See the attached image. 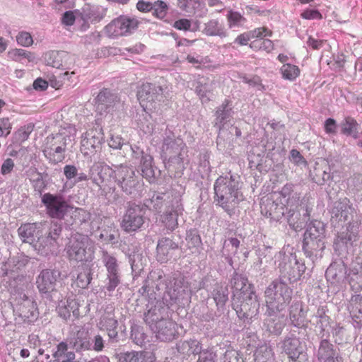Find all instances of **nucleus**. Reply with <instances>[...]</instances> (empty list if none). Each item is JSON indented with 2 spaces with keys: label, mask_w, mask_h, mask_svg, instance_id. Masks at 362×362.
Returning <instances> with one entry per match:
<instances>
[{
  "label": "nucleus",
  "mask_w": 362,
  "mask_h": 362,
  "mask_svg": "<svg viewBox=\"0 0 362 362\" xmlns=\"http://www.w3.org/2000/svg\"><path fill=\"white\" fill-rule=\"evenodd\" d=\"M215 201L225 211H229L243 199L239 178L233 175L220 176L214 185Z\"/></svg>",
  "instance_id": "obj_1"
},
{
  "label": "nucleus",
  "mask_w": 362,
  "mask_h": 362,
  "mask_svg": "<svg viewBox=\"0 0 362 362\" xmlns=\"http://www.w3.org/2000/svg\"><path fill=\"white\" fill-rule=\"evenodd\" d=\"M160 151L161 158L168 171L184 168L187 149L182 139L175 138L174 136H167L163 140Z\"/></svg>",
  "instance_id": "obj_2"
},
{
  "label": "nucleus",
  "mask_w": 362,
  "mask_h": 362,
  "mask_svg": "<svg viewBox=\"0 0 362 362\" xmlns=\"http://www.w3.org/2000/svg\"><path fill=\"white\" fill-rule=\"evenodd\" d=\"M98 175L100 182L107 180L108 177H113L122 190L129 194L133 193L139 183L134 169L123 165L116 166L115 169L108 165H103Z\"/></svg>",
  "instance_id": "obj_3"
},
{
  "label": "nucleus",
  "mask_w": 362,
  "mask_h": 362,
  "mask_svg": "<svg viewBox=\"0 0 362 362\" xmlns=\"http://www.w3.org/2000/svg\"><path fill=\"white\" fill-rule=\"evenodd\" d=\"M67 257L76 262H91L93 259L95 245L86 235L73 234L65 247Z\"/></svg>",
  "instance_id": "obj_4"
},
{
  "label": "nucleus",
  "mask_w": 362,
  "mask_h": 362,
  "mask_svg": "<svg viewBox=\"0 0 362 362\" xmlns=\"http://www.w3.org/2000/svg\"><path fill=\"white\" fill-rule=\"evenodd\" d=\"M68 132L70 135L67 138L64 136L65 132H62L59 134L49 136L46 139L43 153L45 157L52 163H60L64 159V151L67 140L71 141V138H74L76 131L74 127H69Z\"/></svg>",
  "instance_id": "obj_5"
},
{
  "label": "nucleus",
  "mask_w": 362,
  "mask_h": 362,
  "mask_svg": "<svg viewBox=\"0 0 362 362\" xmlns=\"http://www.w3.org/2000/svg\"><path fill=\"white\" fill-rule=\"evenodd\" d=\"M292 290L281 281L272 282L265 291L266 303L268 309L274 313L287 305L291 299Z\"/></svg>",
  "instance_id": "obj_6"
},
{
  "label": "nucleus",
  "mask_w": 362,
  "mask_h": 362,
  "mask_svg": "<svg viewBox=\"0 0 362 362\" xmlns=\"http://www.w3.org/2000/svg\"><path fill=\"white\" fill-rule=\"evenodd\" d=\"M163 89L152 83H144L139 88L137 97L144 111H155L163 98Z\"/></svg>",
  "instance_id": "obj_7"
},
{
  "label": "nucleus",
  "mask_w": 362,
  "mask_h": 362,
  "mask_svg": "<svg viewBox=\"0 0 362 362\" xmlns=\"http://www.w3.org/2000/svg\"><path fill=\"white\" fill-rule=\"evenodd\" d=\"M139 24V21L136 17L123 15L112 21L105 27V31L112 37L127 35L136 30Z\"/></svg>",
  "instance_id": "obj_8"
},
{
  "label": "nucleus",
  "mask_w": 362,
  "mask_h": 362,
  "mask_svg": "<svg viewBox=\"0 0 362 362\" xmlns=\"http://www.w3.org/2000/svg\"><path fill=\"white\" fill-rule=\"evenodd\" d=\"M42 202L46 207L47 214L54 218H63L70 208L63 196L59 194L46 193L42 197Z\"/></svg>",
  "instance_id": "obj_9"
},
{
  "label": "nucleus",
  "mask_w": 362,
  "mask_h": 362,
  "mask_svg": "<svg viewBox=\"0 0 362 362\" xmlns=\"http://www.w3.org/2000/svg\"><path fill=\"white\" fill-rule=\"evenodd\" d=\"M62 232V228L57 224H53L47 235H42L36 242L34 249L42 255H48L54 252L58 248L57 239Z\"/></svg>",
  "instance_id": "obj_10"
},
{
  "label": "nucleus",
  "mask_w": 362,
  "mask_h": 362,
  "mask_svg": "<svg viewBox=\"0 0 362 362\" xmlns=\"http://www.w3.org/2000/svg\"><path fill=\"white\" fill-rule=\"evenodd\" d=\"M144 212L140 206L132 204L124 215L121 226L127 232L139 230L144 223Z\"/></svg>",
  "instance_id": "obj_11"
},
{
  "label": "nucleus",
  "mask_w": 362,
  "mask_h": 362,
  "mask_svg": "<svg viewBox=\"0 0 362 362\" xmlns=\"http://www.w3.org/2000/svg\"><path fill=\"white\" fill-rule=\"evenodd\" d=\"M282 348L293 362H305L308 360L305 346L297 337L285 339Z\"/></svg>",
  "instance_id": "obj_12"
},
{
  "label": "nucleus",
  "mask_w": 362,
  "mask_h": 362,
  "mask_svg": "<svg viewBox=\"0 0 362 362\" xmlns=\"http://www.w3.org/2000/svg\"><path fill=\"white\" fill-rule=\"evenodd\" d=\"M61 272L57 269H43L36 279L39 291L42 293H50L55 290Z\"/></svg>",
  "instance_id": "obj_13"
},
{
  "label": "nucleus",
  "mask_w": 362,
  "mask_h": 362,
  "mask_svg": "<svg viewBox=\"0 0 362 362\" xmlns=\"http://www.w3.org/2000/svg\"><path fill=\"white\" fill-rule=\"evenodd\" d=\"M45 227L41 223H25L21 225L18 229V235L21 240L28 243L35 247V245L42 235L45 233Z\"/></svg>",
  "instance_id": "obj_14"
},
{
  "label": "nucleus",
  "mask_w": 362,
  "mask_h": 362,
  "mask_svg": "<svg viewBox=\"0 0 362 362\" xmlns=\"http://www.w3.org/2000/svg\"><path fill=\"white\" fill-rule=\"evenodd\" d=\"M14 312L25 322H32L38 316L36 304L32 300L23 295L21 302H18L14 308Z\"/></svg>",
  "instance_id": "obj_15"
},
{
  "label": "nucleus",
  "mask_w": 362,
  "mask_h": 362,
  "mask_svg": "<svg viewBox=\"0 0 362 362\" xmlns=\"http://www.w3.org/2000/svg\"><path fill=\"white\" fill-rule=\"evenodd\" d=\"M183 211L181 197L177 196L172 202L167 211L161 216V221L170 230H173L177 226V217Z\"/></svg>",
  "instance_id": "obj_16"
},
{
  "label": "nucleus",
  "mask_w": 362,
  "mask_h": 362,
  "mask_svg": "<svg viewBox=\"0 0 362 362\" xmlns=\"http://www.w3.org/2000/svg\"><path fill=\"white\" fill-rule=\"evenodd\" d=\"M150 326L160 341H170L176 333V323L170 319H161Z\"/></svg>",
  "instance_id": "obj_17"
},
{
  "label": "nucleus",
  "mask_w": 362,
  "mask_h": 362,
  "mask_svg": "<svg viewBox=\"0 0 362 362\" xmlns=\"http://www.w3.org/2000/svg\"><path fill=\"white\" fill-rule=\"evenodd\" d=\"M103 141L100 132L95 129L88 131L81 140V151L84 155H90L100 148Z\"/></svg>",
  "instance_id": "obj_18"
},
{
  "label": "nucleus",
  "mask_w": 362,
  "mask_h": 362,
  "mask_svg": "<svg viewBox=\"0 0 362 362\" xmlns=\"http://www.w3.org/2000/svg\"><path fill=\"white\" fill-rule=\"evenodd\" d=\"M279 256H284L285 261L283 268L291 276V279L294 280L299 279L305 271V266L303 263L300 262L296 257V255L292 252L289 255L279 253Z\"/></svg>",
  "instance_id": "obj_19"
},
{
  "label": "nucleus",
  "mask_w": 362,
  "mask_h": 362,
  "mask_svg": "<svg viewBox=\"0 0 362 362\" xmlns=\"http://www.w3.org/2000/svg\"><path fill=\"white\" fill-rule=\"evenodd\" d=\"M202 33L206 36L219 37L226 38L228 36V31L223 21L214 18L204 25Z\"/></svg>",
  "instance_id": "obj_20"
},
{
  "label": "nucleus",
  "mask_w": 362,
  "mask_h": 362,
  "mask_svg": "<svg viewBox=\"0 0 362 362\" xmlns=\"http://www.w3.org/2000/svg\"><path fill=\"white\" fill-rule=\"evenodd\" d=\"M59 315L64 320L69 319L71 313L78 318L79 316V304L74 298H68L59 302L57 307Z\"/></svg>",
  "instance_id": "obj_21"
},
{
  "label": "nucleus",
  "mask_w": 362,
  "mask_h": 362,
  "mask_svg": "<svg viewBox=\"0 0 362 362\" xmlns=\"http://www.w3.org/2000/svg\"><path fill=\"white\" fill-rule=\"evenodd\" d=\"M317 357L320 362H343L342 358L333 349V345L327 340L321 341Z\"/></svg>",
  "instance_id": "obj_22"
},
{
  "label": "nucleus",
  "mask_w": 362,
  "mask_h": 362,
  "mask_svg": "<svg viewBox=\"0 0 362 362\" xmlns=\"http://www.w3.org/2000/svg\"><path fill=\"white\" fill-rule=\"evenodd\" d=\"M348 310L354 321V326L361 327L362 326V296H353L349 300Z\"/></svg>",
  "instance_id": "obj_23"
},
{
  "label": "nucleus",
  "mask_w": 362,
  "mask_h": 362,
  "mask_svg": "<svg viewBox=\"0 0 362 362\" xmlns=\"http://www.w3.org/2000/svg\"><path fill=\"white\" fill-rule=\"evenodd\" d=\"M178 7L183 11L202 17L206 14L207 10L200 0H178Z\"/></svg>",
  "instance_id": "obj_24"
},
{
  "label": "nucleus",
  "mask_w": 362,
  "mask_h": 362,
  "mask_svg": "<svg viewBox=\"0 0 362 362\" xmlns=\"http://www.w3.org/2000/svg\"><path fill=\"white\" fill-rule=\"evenodd\" d=\"M8 57L13 61L21 63L23 65L36 62V57L34 53L23 49L14 48L8 52Z\"/></svg>",
  "instance_id": "obj_25"
},
{
  "label": "nucleus",
  "mask_w": 362,
  "mask_h": 362,
  "mask_svg": "<svg viewBox=\"0 0 362 362\" xmlns=\"http://www.w3.org/2000/svg\"><path fill=\"white\" fill-rule=\"evenodd\" d=\"M177 247V245L169 238H163L159 240L156 247L158 261L162 263L167 262L170 252Z\"/></svg>",
  "instance_id": "obj_26"
},
{
  "label": "nucleus",
  "mask_w": 362,
  "mask_h": 362,
  "mask_svg": "<svg viewBox=\"0 0 362 362\" xmlns=\"http://www.w3.org/2000/svg\"><path fill=\"white\" fill-rule=\"evenodd\" d=\"M303 247L307 256L317 257H321V252L325 249V245L324 240L304 238Z\"/></svg>",
  "instance_id": "obj_27"
},
{
  "label": "nucleus",
  "mask_w": 362,
  "mask_h": 362,
  "mask_svg": "<svg viewBox=\"0 0 362 362\" xmlns=\"http://www.w3.org/2000/svg\"><path fill=\"white\" fill-rule=\"evenodd\" d=\"M48 55L50 59H53V60L52 62H47V64L57 69L68 66L74 62V57L64 51L51 52L48 53Z\"/></svg>",
  "instance_id": "obj_28"
},
{
  "label": "nucleus",
  "mask_w": 362,
  "mask_h": 362,
  "mask_svg": "<svg viewBox=\"0 0 362 362\" xmlns=\"http://www.w3.org/2000/svg\"><path fill=\"white\" fill-rule=\"evenodd\" d=\"M230 101L226 99L216 111V119L214 125L219 130L223 127L226 120L232 116L233 110L230 107Z\"/></svg>",
  "instance_id": "obj_29"
},
{
  "label": "nucleus",
  "mask_w": 362,
  "mask_h": 362,
  "mask_svg": "<svg viewBox=\"0 0 362 362\" xmlns=\"http://www.w3.org/2000/svg\"><path fill=\"white\" fill-rule=\"evenodd\" d=\"M98 327L100 330H105L110 339L117 337V320L111 315H105L100 317Z\"/></svg>",
  "instance_id": "obj_30"
},
{
  "label": "nucleus",
  "mask_w": 362,
  "mask_h": 362,
  "mask_svg": "<svg viewBox=\"0 0 362 362\" xmlns=\"http://www.w3.org/2000/svg\"><path fill=\"white\" fill-rule=\"evenodd\" d=\"M73 346L77 351L92 350V342L88 332L78 331L73 341Z\"/></svg>",
  "instance_id": "obj_31"
},
{
  "label": "nucleus",
  "mask_w": 362,
  "mask_h": 362,
  "mask_svg": "<svg viewBox=\"0 0 362 362\" xmlns=\"http://www.w3.org/2000/svg\"><path fill=\"white\" fill-rule=\"evenodd\" d=\"M325 231V228L324 223L319 221H314L308 225L305 232L304 238L324 240Z\"/></svg>",
  "instance_id": "obj_32"
},
{
  "label": "nucleus",
  "mask_w": 362,
  "mask_h": 362,
  "mask_svg": "<svg viewBox=\"0 0 362 362\" xmlns=\"http://www.w3.org/2000/svg\"><path fill=\"white\" fill-rule=\"evenodd\" d=\"M178 351L184 355L190 356L202 353L201 344L195 339L185 341L177 345Z\"/></svg>",
  "instance_id": "obj_33"
},
{
  "label": "nucleus",
  "mask_w": 362,
  "mask_h": 362,
  "mask_svg": "<svg viewBox=\"0 0 362 362\" xmlns=\"http://www.w3.org/2000/svg\"><path fill=\"white\" fill-rule=\"evenodd\" d=\"M153 158L148 153L144 156L140 160V168L143 177H144L149 182H153L155 179V171L153 165Z\"/></svg>",
  "instance_id": "obj_34"
},
{
  "label": "nucleus",
  "mask_w": 362,
  "mask_h": 362,
  "mask_svg": "<svg viewBox=\"0 0 362 362\" xmlns=\"http://www.w3.org/2000/svg\"><path fill=\"white\" fill-rule=\"evenodd\" d=\"M54 362H71L75 358V354L68 350L67 344L61 342L58 344L56 351L53 354Z\"/></svg>",
  "instance_id": "obj_35"
},
{
  "label": "nucleus",
  "mask_w": 362,
  "mask_h": 362,
  "mask_svg": "<svg viewBox=\"0 0 362 362\" xmlns=\"http://www.w3.org/2000/svg\"><path fill=\"white\" fill-rule=\"evenodd\" d=\"M240 243L236 238H230L223 243L222 253L230 264H232V256L237 253Z\"/></svg>",
  "instance_id": "obj_36"
},
{
  "label": "nucleus",
  "mask_w": 362,
  "mask_h": 362,
  "mask_svg": "<svg viewBox=\"0 0 362 362\" xmlns=\"http://www.w3.org/2000/svg\"><path fill=\"white\" fill-rule=\"evenodd\" d=\"M118 361L119 362H149L146 352L136 351L120 353L118 355Z\"/></svg>",
  "instance_id": "obj_37"
},
{
  "label": "nucleus",
  "mask_w": 362,
  "mask_h": 362,
  "mask_svg": "<svg viewBox=\"0 0 362 362\" xmlns=\"http://www.w3.org/2000/svg\"><path fill=\"white\" fill-rule=\"evenodd\" d=\"M96 100L98 105H104L107 108L113 107L117 103H119L117 95L112 94L107 89L101 90L98 93Z\"/></svg>",
  "instance_id": "obj_38"
},
{
  "label": "nucleus",
  "mask_w": 362,
  "mask_h": 362,
  "mask_svg": "<svg viewBox=\"0 0 362 362\" xmlns=\"http://www.w3.org/2000/svg\"><path fill=\"white\" fill-rule=\"evenodd\" d=\"M79 273L75 281V284L81 288H86L90 282V269L88 265H82L78 267Z\"/></svg>",
  "instance_id": "obj_39"
},
{
  "label": "nucleus",
  "mask_w": 362,
  "mask_h": 362,
  "mask_svg": "<svg viewBox=\"0 0 362 362\" xmlns=\"http://www.w3.org/2000/svg\"><path fill=\"white\" fill-rule=\"evenodd\" d=\"M226 16L229 28L243 27L247 22V19L240 13L231 9L228 11Z\"/></svg>",
  "instance_id": "obj_40"
},
{
  "label": "nucleus",
  "mask_w": 362,
  "mask_h": 362,
  "mask_svg": "<svg viewBox=\"0 0 362 362\" xmlns=\"http://www.w3.org/2000/svg\"><path fill=\"white\" fill-rule=\"evenodd\" d=\"M280 73L284 79L293 81L300 76V70L298 66L286 63L281 67Z\"/></svg>",
  "instance_id": "obj_41"
},
{
  "label": "nucleus",
  "mask_w": 362,
  "mask_h": 362,
  "mask_svg": "<svg viewBox=\"0 0 362 362\" xmlns=\"http://www.w3.org/2000/svg\"><path fill=\"white\" fill-rule=\"evenodd\" d=\"M358 124L352 117H346L341 124V132L347 136H351L354 139L358 138Z\"/></svg>",
  "instance_id": "obj_42"
},
{
  "label": "nucleus",
  "mask_w": 362,
  "mask_h": 362,
  "mask_svg": "<svg viewBox=\"0 0 362 362\" xmlns=\"http://www.w3.org/2000/svg\"><path fill=\"white\" fill-rule=\"evenodd\" d=\"M264 325L270 333L276 335L280 334L284 327L281 319L276 316L269 317L265 320Z\"/></svg>",
  "instance_id": "obj_43"
},
{
  "label": "nucleus",
  "mask_w": 362,
  "mask_h": 362,
  "mask_svg": "<svg viewBox=\"0 0 362 362\" xmlns=\"http://www.w3.org/2000/svg\"><path fill=\"white\" fill-rule=\"evenodd\" d=\"M145 114H144L141 117L138 119L137 124L138 127L141 130L144 134H151L153 132L154 124L152 122L151 116L150 115V111H144Z\"/></svg>",
  "instance_id": "obj_44"
},
{
  "label": "nucleus",
  "mask_w": 362,
  "mask_h": 362,
  "mask_svg": "<svg viewBox=\"0 0 362 362\" xmlns=\"http://www.w3.org/2000/svg\"><path fill=\"white\" fill-rule=\"evenodd\" d=\"M153 14L158 18H164L168 11V5L166 2L160 0L153 2L152 6Z\"/></svg>",
  "instance_id": "obj_45"
},
{
  "label": "nucleus",
  "mask_w": 362,
  "mask_h": 362,
  "mask_svg": "<svg viewBox=\"0 0 362 362\" xmlns=\"http://www.w3.org/2000/svg\"><path fill=\"white\" fill-rule=\"evenodd\" d=\"M103 262L107 269V274H119L117 259L114 257L105 253L103 255Z\"/></svg>",
  "instance_id": "obj_46"
},
{
  "label": "nucleus",
  "mask_w": 362,
  "mask_h": 362,
  "mask_svg": "<svg viewBox=\"0 0 362 362\" xmlns=\"http://www.w3.org/2000/svg\"><path fill=\"white\" fill-rule=\"evenodd\" d=\"M195 91L199 95L202 103H207L211 100V90L208 85H203L198 83V85L196 86Z\"/></svg>",
  "instance_id": "obj_47"
},
{
  "label": "nucleus",
  "mask_w": 362,
  "mask_h": 362,
  "mask_svg": "<svg viewBox=\"0 0 362 362\" xmlns=\"http://www.w3.org/2000/svg\"><path fill=\"white\" fill-rule=\"evenodd\" d=\"M16 41L18 45L25 47H30L33 44L32 35L26 31L19 32L16 36Z\"/></svg>",
  "instance_id": "obj_48"
},
{
  "label": "nucleus",
  "mask_w": 362,
  "mask_h": 362,
  "mask_svg": "<svg viewBox=\"0 0 362 362\" xmlns=\"http://www.w3.org/2000/svg\"><path fill=\"white\" fill-rule=\"evenodd\" d=\"M30 172L31 173V175H33V177H31L30 180L33 184L35 189L38 192H41L45 187V184L42 180L41 174L37 173L35 169H30Z\"/></svg>",
  "instance_id": "obj_49"
},
{
  "label": "nucleus",
  "mask_w": 362,
  "mask_h": 362,
  "mask_svg": "<svg viewBox=\"0 0 362 362\" xmlns=\"http://www.w3.org/2000/svg\"><path fill=\"white\" fill-rule=\"evenodd\" d=\"M325 276L328 281L335 284L339 281L341 275L339 274L335 265H330L326 270Z\"/></svg>",
  "instance_id": "obj_50"
},
{
  "label": "nucleus",
  "mask_w": 362,
  "mask_h": 362,
  "mask_svg": "<svg viewBox=\"0 0 362 362\" xmlns=\"http://www.w3.org/2000/svg\"><path fill=\"white\" fill-rule=\"evenodd\" d=\"M216 353L211 349H207L200 353L197 362H216Z\"/></svg>",
  "instance_id": "obj_51"
},
{
  "label": "nucleus",
  "mask_w": 362,
  "mask_h": 362,
  "mask_svg": "<svg viewBox=\"0 0 362 362\" xmlns=\"http://www.w3.org/2000/svg\"><path fill=\"white\" fill-rule=\"evenodd\" d=\"M250 32L252 38H263L272 36V32L265 27L255 28Z\"/></svg>",
  "instance_id": "obj_52"
},
{
  "label": "nucleus",
  "mask_w": 362,
  "mask_h": 362,
  "mask_svg": "<svg viewBox=\"0 0 362 362\" xmlns=\"http://www.w3.org/2000/svg\"><path fill=\"white\" fill-rule=\"evenodd\" d=\"M350 286L352 290L358 291L362 289V275L353 274L349 280Z\"/></svg>",
  "instance_id": "obj_53"
},
{
  "label": "nucleus",
  "mask_w": 362,
  "mask_h": 362,
  "mask_svg": "<svg viewBox=\"0 0 362 362\" xmlns=\"http://www.w3.org/2000/svg\"><path fill=\"white\" fill-rule=\"evenodd\" d=\"M290 159L296 165H306L307 162L300 153L296 149H292L290 152Z\"/></svg>",
  "instance_id": "obj_54"
},
{
  "label": "nucleus",
  "mask_w": 362,
  "mask_h": 362,
  "mask_svg": "<svg viewBox=\"0 0 362 362\" xmlns=\"http://www.w3.org/2000/svg\"><path fill=\"white\" fill-rule=\"evenodd\" d=\"M34 125L33 124H29L23 126L21 129H18L17 134L18 138L22 141H25L28 139L30 133L33 131Z\"/></svg>",
  "instance_id": "obj_55"
},
{
  "label": "nucleus",
  "mask_w": 362,
  "mask_h": 362,
  "mask_svg": "<svg viewBox=\"0 0 362 362\" xmlns=\"http://www.w3.org/2000/svg\"><path fill=\"white\" fill-rule=\"evenodd\" d=\"M108 282L107 284V289L109 291L115 290L120 282L119 274H107Z\"/></svg>",
  "instance_id": "obj_56"
},
{
  "label": "nucleus",
  "mask_w": 362,
  "mask_h": 362,
  "mask_svg": "<svg viewBox=\"0 0 362 362\" xmlns=\"http://www.w3.org/2000/svg\"><path fill=\"white\" fill-rule=\"evenodd\" d=\"M174 28L180 30H192L191 29V21L186 18H182L176 21L173 24Z\"/></svg>",
  "instance_id": "obj_57"
},
{
  "label": "nucleus",
  "mask_w": 362,
  "mask_h": 362,
  "mask_svg": "<svg viewBox=\"0 0 362 362\" xmlns=\"http://www.w3.org/2000/svg\"><path fill=\"white\" fill-rule=\"evenodd\" d=\"M91 342H92V350L97 351V352H100V351H103V349L104 348V340L100 335L97 334V335L94 336L93 339H91Z\"/></svg>",
  "instance_id": "obj_58"
},
{
  "label": "nucleus",
  "mask_w": 362,
  "mask_h": 362,
  "mask_svg": "<svg viewBox=\"0 0 362 362\" xmlns=\"http://www.w3.org/2000/svg\"><path fill=\"white\" fill-rule=\"evenodd\" d=\"M293 192V185L292 184H286L282 187L280 192V194L285 199V204H288V202L292 195Z\"/></svg>",
  "instance_id": "obj_59"
},
{
  "label": "nucleus",
  "mask_w": 362,
  "mask_h": 362,
  "mask_svg": "<svg viewBox=\"0 0 362 362\" xmlns=\"http://www.w3.org/2000/svg\"><path fill=\"white\" fill-rule=\"evenodd\" d=\"M14 168V162L11 158H6L2 163L1 173L2 175H7L11 173Z\"/></svg>",
  "instance_id": "obj_60"
},
{
  "label": "nucleus",
  "mask_w": 362,
  "mask_h": 362,
  "mask_svg": "<svg viewBox=\"0 0 362 362\" xmlns=\"http://www.w3.org/2000/svg\"><path fill=\"white\" fill-rule=\"evenodd\" d=\"M77 168L72 165H66L64 168V173L67 180H71L77 176Z\"/></svg>",
  "instance_id": "obj_61"
},
{
  "label": "nucleus",
  "mask_w": 362,
  "mask_h": 362,
  "mask_svg": "<svg viewBox=\"0 0 362 362\" xmlns=\"http://www.w3.org/2000/svg\"><path fill=\"white\" fill-rule=\"evenodd\" d=\"M246 279L240 275L236 274L232 280V283L233 284V286L235 290L241 291L245 286Z\"/></svg>",
  "instance_id": "obj_62"
},
{
  "label": "nucleus",
  "mask_w": 362,
  "mask_h": 362,
  "mask_svg": "<svg viewBox=\"0 0 362 362\" xmlns=\"http://www.w3.org/2000/svg\"><path fill=\"white\" fill-rule=\"evenodd\" d=\"M252 39L250 32H245L239 35L235 40V43L240 45H246L248 42Z\"/></svg>",
  "instance_id": "obj_63"
},
{
  "label": "nucleus",
  "mask_w": 362,
  "mask_h": 362,
  "mask_svg": "<svg viewBox=\"0 0 362 362\" xmlns=\"http://www.w3.org/2000/svg\"><path fill=\"white\" fill-rule=\"evenodd\" d=\"M348 233L346 235V239L349 242H355L358 236L359 230L358 227L349 225L348 227Z\"/></svg>",
  "instance_id": "obj_64"
}]
</instances>
